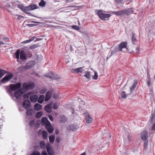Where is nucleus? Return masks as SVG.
<instances>
[{
	"instance_id": "obj_34",
	"label": "nucleus",
	"mask_w": 155,
	"mask_h": 155,
	"mask_svg": "<svg viewBox=\"0 0 155 155\" xmlns=\"http://www.w3.org/2000/svg\"><path fill=\"white\" fill-rule=\"evenodd\" d=\"M42 134L44 139H46L47 138V133L45 131H43L42 132Z\"/></svg>"
},
{
	"instance_id": "obj_10",
	"label": "nucleus",
	"mask_w": 155,
	"mask_h": 155,
	"mask_svg": "<svg viewBox=\"0 0 155 155\" xmlns=\"http://www.w3.org/2000/svg\"><path fill=\"white\" fill-rule=\"evenodd\" d=\"M35 62L33 61H31L28 62L26 64V66L27 67L28 69H30L32 68L35 65Z\"/></svg>"
},
{
	"instance_id": "obj_35",
	"label": "nucleus",
	"mask_w": 155,
	"mask_h": 155,
	"mask_svg": "<svg viewBox=\"0 0 155 155\" xmlns=\"http://www.w3.org/2000/svg\"><path fill=\"white\" fill-rule=\"evenodd\" d=\"M84 76L87 79H90L91 77L90 72L86 71Z\"/></svg>"
},
{
	"instance_id": "obj_37",
	"label": "nucleus",
	"mask_w": 155,
	"mask_h": 155,
	"mask_svg": "<svg viewBox=\"0 0 155 155\" xmlns=\"http://www.w3.org/2000/svg\"><path fill=\"white\" fill-rule=\"evenodd\" d=\"M132 41L133 44L136 41L135 35L134 33L132 34Z\"/></svg>"
},
{
	"instance_id": "obj_20",
	"label": "nucleus",
	"mask_w": 155,
	"mask_h": 155,
	"mask_svg": "<svg viewBox=\"0 0 155 155\" xmlns=\"http://www.w3.org/2000/svg\"><path fill=\"white\" fill-rule=\"evenodd\" d=\"M83 67H81L78 68H76L74 69V72L76 73H82L84 71V70L83 69Z\"/></svg>"
},
{
	"instance_id": "obj_44",
	"label": "nucleus",
	"mask_w": 155,
	"mask_h": 155,
	"mask_svg": "<svg viewBox=\"0 0 155 155\" xmlns=\"http://www.w3.org/2000/svg\"><path fill=\"white\" fill-rule=\"evenodd\" d=\"M98 78V75L97 72L94 73V75L93 76V78L94 80H97Z\"/></svg>"
},
{
	"instance_id": "obj_36",
	"label": "nucleus",
	"mask_w": 155,
	"mask_h": 155,
	"mask_svg": "<svg viewBox=\"0 0 155 155\" xmlns=\"http://www.w3.org/2000/svg\"><path fill=\"white\" fill-rule=\"evenodd\" d=\"M40 146L43 149H45V144L44 141H41L40 142Z\"/></svg>"
},
{
	"instance_id": "obj_40",
	"label": "nucleus",
	"mask_w": 155,
	"mask_h": 155,
	"mask_svg": "<svg viewBox=\"0 0 155 155\" xmlns=\"http://www.w3.org/2000/svg\"><path fill=\"white\" fill-rule=\"evenodd\" d=\"M31 94V92H28L24 95V98H28L29 97H30Z\"/></svg>"
},
{
	"instance_id": "obj_48",
	"label": "nucleus",
	"mask_w": 155,
	"mask_h": 155,
	"mask_svg": "<svg viewBox=\"0 0 155 155\" xmlns=\"http://www.w3.org/2000/svg\"><path fill=\"white\" fill-rule=\"evenodd\" d=\"M18 7L20 8L24 12V9H25V7L21 5H18Z\"/></svg>"
},
{
	"instance_id": "obj_43",
	"label": "nucleus",
	"mask_w": 155,
	"mask_h": 155,
	"mask_svg": "<svg viewBox=\"0 0 155 155\" xmlns=\"http://www.w3.org/2000/svg\"><path fill=\"white\" fill-rule=\"evenodd\" d=\"M31 155H41L40 153L38 151H33Z\"/></svg>"
},
{
	"instance_id": "obj_18",
	"label": "nucleus",
	"mask_w": 155,
	"mask_h": 155,
	"mask_svg": "<svg viewBox=\"0 0 155 155\" xmlns=\"http://www.w3.org/2000/svg\"><path fill=\"white\" fill-rule=\"evenodd\" d=\"M117 52V48H113V50L110 53V55L108 56L107 58V60L109 58H110L111 56L114 55Z\"/></svg>"
},
{
	"instance_id": "obj_31",
	"label": "nucleus",
	"mask_w": 155,
	"mask_h": 155,
	"mask_svg": "<svg viewBox=\"0 0 155 155\" xmlns=\"http://www.w3.org/2000/svg\"><path fill=\"white\" fill-rule=\"evenodd\" d=\"M39 45L38 44H33L30 46L29 49L32 50L39 47Z\"/></svg>"
},
{
	"instance_id": "obj_25",
	"label": "nucleus",
	"mask_w": 155,
	"mask_h": 155,
	"mask_svg": "<svg viewBox=\"0 0 155 155\" xmlns=\"http://www.w3.org/2000/svg\"><path fill=\"white\" fill-rule=\"evenodd\" d=\"M8 73V71L2 69H0V78H2L5 74Z\"/></svg>"
},
{
	"instance_id": "obj_22",
	"label": "nucleus",
	"mask_w": 155,
	"mask_h": 155,
	"mask_svg": "<svg viewBox=\"0 0 155 155\" xmlns=\"http://www.w3.org/2000/svg\"><path fill=\"white\" fill-rule=\"evenodd\" d=\"M42 108V105L38 103L36 104L34 106L35 109L37 111L41 110Z\"/></svg>"
},
{
	"instance_id": "obj_27",
	"label": "nucleus",
	"mask_w": 155,
	"mask_h": 155,
	"mask_svg": "<svg viewBox=\"0 0 155 155\" xmlns=\"http://www.w3.org/2000/svg\"><path fill=\"white\" fill-rule=\"evenodd\" d=\"M150 121L152 123H155V115L152 113L151 115Z\"/></svg>"
},
{
	"instance_id": "obj_26",
	"label": "nucleus",
	"mask_w": 155,
	"mask_h": 155,
	"mask_svg": "<svg viewBox=\"0 0 155 155\" xmlns=\"http://www.w3.org/2000/svg\"><path fill=\"white\" fill-rule=\"evenodd\" d=\"M137 81L135 80L134 83L133 84L132 86L130 87V89L131 90L130 93L132 92V90L134 89L136 87L137 84Z\"/></svg>"
},
{
	"instance_id": "obj_42",
	"label": "nucleus",
	"mask_w": 155,
	"mask_h": 155,
	"mask_svg": "<svg viewBox=\"0 0 155 155\" xmlns=\"http://www.w3.org/2000/svg\"><path fill=\"white\" fill-rule=\"evenodd\" d=\"M26 115L28 116H31L32 115V110H29L26 111Z\"/></svg>"
},
{
	"instance_id": "obj_52",
	"label": "nucleus",
	"mask_w": 155,
	"mask_h": 155,
	"mask_svg": "<svg viewBox=\"0 0 155 155\" xmlns=\"http://www.w3.org/2000/svg\"><path fill=\"white\" fill-rule=\"evenodd\" d=\"M49 119L51 121H53L54 120L53 117L51 115H49L48 116Z\"/></svg>"
},
{
	"instance_id": "obj_49",
	"label": "nucleus",
	"mask_w": 155,
	"mask_h": 155,
	"mask_svg": "<svg viewBox=\"0 0 155 155\" xmlns=\"http://www.w3.org/2000/svg\"><path fill=\"white\" fill-rule=\"evenodd\" d=\"M145 141L144 144V148L145 149L146 147L147 146L148 143V140H144Z\"/></svg>"
},
{
	"instance_id": "obj_8",
	"label": "nucleus",
	"mask_w": 155,
	"mask_h": 155,
	"mask_svg": "<svg viewBox=\"0 0 155 155\" xmlns=\"http://www.w3.org/2000/svg\"><path fill=\"white\" fill-rule=\"evenodd\" d=\"M127 42L126 41L122 42L119 45V51H122V49L123 48H126Z\"/></svg>"
},
{
	"instance_id": "obj_1",
	"label": "nucleus",
	"mask_w": 155,
	"mask_h": 155,
	"mask_svg": "<svg viewBox=\"0 0 155 155\" xmlns=\"http://www.w3.org/2000/svg\"><path fill=\"white\" fill-rule=\"evenodd\" d=\"M21 86V84L20 83L15 84H12L10 85V87L6 88V91L10 95L12 98L13 99V91L20 88Z\"/></svg>"
},
{
	"instance_id": "obj_3",
	"label": "nucleus",
	"mask_w": 155,
	"mask_h": 155,
	"mask_svg": "<svg viewBox=\"0 0 155 155\" xmlns=\"http://www.w3.org/2000/svg\"><path fill=\"white\" fill-rule=\"evenodd\" d=\"M38 8V7L36 5H30L27 7H25V9H24V12L28 14H29L30 15H31L35 17L33 15H32L29 12V11L32 10L34 9H37Z\"/></svg>"
},
{
	"instance_id": "obj_11",
	"label": "nucleus",
	"mask_w": 155,
	"mask_h": 155,
	"mask_svg": "<svg viewBox=\"0 0 155 155\" xmlns=\"http://www.w3.org/2000/svg\"><path fill=\"white\" fill-rule=\"evenodd\" d=\"M38 96L36 95H32L30 96V99L32 102L35 103L37 101Z\"/></svg>"
},
{
	"instance_id": "obj_62",
	"label": "nucleus",
	"mask_w": 155,
	"mask_h": 155,
	"mask_svg": "<svg viewBox=\"0 0 155 155\" xmlns=\"http://www.w3.org/2000/svg\"><path fill=\"white\" fill-rule=\"evenodd\" d=\"M5 44V43L2 42L0 41V45H3Z\"/></svg>"
},
{
	"instance_id": "obj_58",
	"label": "nucleus",
	"mask_w": 155,
	"mask_h": 155,
	"mask_svg": "<svg viewBox=\"0 0 155 155\" xmlns=\"http://www.w3.org/2000/svg\"><path fill=\"white\" fill-rule=\"evenodd\" d=\"M34 124V121H31L30 122V125L31 126H32Z\"/></svg>"
},
{
	"instance_id": "obj_23",
	"label": "nucleus",
	"mask_w": 155,
	"mask_h": 155,
	"mask_svg": "<svg viewBox=\"0 0 155 155\" xmlns=\"http://www.w3.org/2000/svg\"><path fill=\"white\" fill-rule=\"evenodd\" d=\"M45 99V96L43 95H41L38 98V102L40 104L42 103Z\"/></svg>"
},
{
	"instance_id": "obj_41",
	"label": "nucleus",
	"mask_w": 155,
	"mask_h": 155,
	"mask_svg": "<svg viewBox=\"0 0 155 155\" xmlns=\"http://www.w3.org/2000/svg\"><path fill=\"white\" fill-rule=\"evenodd\" d=\"M127 97L126 94L124 91H123L121 94V96L119 98H125Z\"/></svg>"
},
{
	"instance_id": "obj_56",
	"label": "nucleus",
	"mask_w": 155,
	"mask_h": 155,
	"mask_svg": "<svg viewBox=\"0 0 155 155\" xmlns=\"http://www.w3.org/2000/svg\"><path fill=\"white\" fill-rule=\"evenodd\" d=\"M48 155L46 151H43L42 152V155Z\"/></svg>"
},
{
	"instance_id": "obj_46",
	"label": "nucleus",
	"mask_w": 155,
	"mask_h": 155,
	"mask_svg": "<svg viewBox=\"0 0 155 155\" xmlns=\"http://www.w3.org/2000/svg\"><path fill=\"white\" fill-rule=\"evenodd\" d=\"M68 130H75V129L74 128V126L73 125H71L68 127Z\"/></svg>"
},
{
	"instance_id": "obj_4",
	"label": "nucleus",
	"mask_w": 155,
	"mask_h": 155,
	"mask_svg": "<svg viewBox=\"0 0 155 155\" xmlns=\"http://www.w3.org/2000/svg\"><path fill=\"white\" fill-rule=\"evenodd\" d=\"M97 14L100 18L102 20H105V18H107L110 16V15L109 14L103 13L102 10H99L98 11Z\"/></svg>"
},
{
	"instance_id": "obj_16",
	"label": "nucleus",
	"mask_w": 155,
	"mask_h": 155,
	"mask_svg": "<svg viewBox=\"0 0 155 155\" xmlns=\"http://www.w3.org/2000/svg\"><path fill=\"white\" fill-rule=\"evenodd\" d=\"M51 94L52 93L51 91H48L46 94L45 98V101H47L50 99L51 97Z\"/></svg>"
},
{
	"instance_id": "obj_28",
	"label": "nucleus",
	"mask_w": 155,
	"mask_h": 155,
	"mask_svg": "<svg viewBox=\"0 0 155 155\" xmlns=\"http://www.w3.org/2000/svg\"><path fill=\"white\" fill-rule=\"evenodd\" d=\"M60 121L61 123H64L67 121L64 115L60 116Z\"/></svg>"
},
{
	"instance_id": "obj_21",
	"label": "nucleus",
	"mask_w": 155,
	"mask_h": 155,
	"mask_svg": "<svg viewBox=\"0 0 155 155\" xmlns=\"http://www.w3.org/2000/svg\"><path fill=\"white\" fill-rule=\"evenodd\" d=\"M86 114L87 117H85L86 121L88 123H91L92 121V118L90 117L88 114Z\"/></svg>"
},
{
	"instance_id": "obj_12",
	"label": "nucleus",
	"mask_w": 155,
	"mask_h": 155,
	"mask_svg": "<svg viewBox=\"0 0 155 155\" xmlns=\"http://www.w3.org/2000/svg\"><path fill=\"white\" fill-rule=\"evenodd\" d=\"M52 104H49L47 105L45 107V111L47 113H50L51 111L52 110Z\"/></svg>"
},
{
	"instance_id": "obj_7",
	"label": "nucleus",
	"mask_w": 155,
	"mask_h": 155,
	"mask_svg": "<svg viewBox=\"0 0 155 155\" xmlns=\"http://www.w3.org/2000/svg\"><path fill=\"white\" fill-rule=\"evenodd\" d=\"M30 104V102L29 100H25L23 104V107L25 109H27L29 108Z\"/></svg>"
},
{
	"instance_id": "obj_32",
	"label": "nucleus",
	"mask_w": 155,
	"mask_h": 155,
	"mask_svg": "<svg viewBox=\"0 0 155 155\" xmlns=\"http://www.w3.org/2000/svg\"><path fill=\"white\" fill-rule=\"evenodd\" d=\"M38 5L40 6L44 7L46 5V3L44 0H41L38 3Z\"/></svg>"
},
{
	"instance_id": "obj_59",
	"label": "nucleus",
	"mask_w": 155,
	"mask_h": 155,
	"mask_svg": "<svg viewBox=\"0 0 155 155\" xmlns=\"http://www.w3.org/2000/svg\"><path fill=\"white\" fill-rule=\"evenodd\" d=\"M23 49L24 50L27 51L29 49V48L26 47H24L23 48Z\"/></svg>"
},
{
	"instance_id": "obj_55",
	"label": "nucleus",
	"mask_w": 155,
	"mask_h": 155,
	"mask_svg": "<svg viewBox=\"0 0 155 155\" xmlns=\"http://www.w3.org/2000/svg\"><path fill=\"white\" fill-rule=\"evenodd\" d=\"M152 130H155V123L152 126Z\"/></svg>"
},
{
	"instance_id": "obj_5",
	"label": "nucleus",
	"mask_w": 155,
	"mask_h": 155,
	"mask_svg": "<svg viewBox=\"0 0 155 155\" xmlns=\"http://www.w3.org/2000/svg\"><path fill=\"white\" fill-rule=\"evenodd\" d=\"M35 87V84L34 83H24L23 85V87L27 90L32 89Z\"/></svg>"
},
{
	"instance_id": "obj_30",
	"label": "nucleus",
	"mask_w": 155,
	"mask_h": 155,
	"mask_svg": "<svg viewBox=\"0 0 155 155\" xmlns=\"http://www.w3.org/2000/svg\"><path fill=\"white\" fill-rule=\"evenodd\" d=\"M55 137L54 135H51L49 137V140L51 143H53L54 141Z\"/></svg>"
},
{
	"instance_id": "obj_38",
	"label": "nucleus",
	"mask_w": 155,
	"mask_h": 155,
	"mask_svg": "<svg viewBox=\"0 0 155 155\" xmlns=\"http://www.w3.org/2000/svg\"><path fill=\"white\" fill-rule=\"evenodd\" d=\"M42 115V112H39L37 113L36 115V118H40Z\"/></svg>"
},
{
	"instance_id": "obj_53",
	"label": "nucleus",
	"mask_w": 155,
	"mask_h": 155,
	"mask_svg": "<svg viewBox=\"0 0 155 155\" xmlns=\"http://www.w3.org/2000/svg\"><path fill=\"white\" fill-rule=\"evenodd\" d=\"M140 51V50L138 48H137L135 52L136 54H138L139 53Z\"/></svg>"
},
{
	"instance_id": "obj_57",
	"label": "nucleus",
	"mask_w": 155,
	"mask_h": 155,
	"mask_svg": "<svg viewBox=\"0 0 155 155\" xmlns=\"http://www.w3.org/2000/svg\"><path fill=\"white\" fill-rule=\"evenodd\" d=\"M78 101L80 102V101H81V104H84V102L83 101H81V98H78Z\"/></svg>"
},
{
	"instance_id": "obj_45",
	"label": "nucleus",
	"mask_w": 155,
	"mask_h": 155,
	"mask_svg": "<svg viewBox=\"0 0 155 155\" xmlns=\"http://www.w3.org/2000/svg\"><path fill=\"white\" fill-rule=\"evenodd\" d=\"M47 90L46 88L42 89L40 91V93L41 94H44L47 91Z\"/></svg>"
},
{
	"instance_id": "obj_14",
	"label": "nucleus",
	"mask_w": 155,
	"mask_h": 155,
	"mask_svg": "<svg viewBox=\"0 0 155 155\" xmlns=\"http://www.w3.org/2000/svg\"><path fill=\"white\" fill-rule=\"evenodd\" d=\"M124 14L126 15H128L132 13L133 11V9L132 8H129L127 9H124Z\"/></svg>"
},
{
	"instance_id": "obj_2",
	"label": "nucleus",
	"mask_w": 155,
	"mask_h": 155,
	"mask_svg": "<svg viewBox=\"0 0 155 155\" xmlns=\"http://www.w3.org/2000/svg\"><path fill=\"white\" fill-rule=\"evenodd\" d=\"M41 123L43 125H45L46 129L49 133H51L54 131L51 123L45 117H43L41 120Z\"/></svg>"
},
{
	"instance_id": "obj_63",
	"label": "nucleus",
	"mask_w": 155,
	"mask_h": 155,
	"mask_svg": "<svg viewBox=\"0 0 155 155\" xmlns=\"http://www.w3.org/2000/svg\"><path fill=\"white\" fill-rule=\"evenodd\" d=\"M80 155H86V154L85 152H84Z\"/></svg>"
},
{
	"instance_id": "obj_54",
	"label": "nucleus",
	"mask_w": 155,
	"mask_h": 155,
	"mask_svg": "<svg viewBox=\"0 0 155 155\" xmlns=\"http://www.w3.org/2000/svg\"><path fill=\"white\" fill-rule=\"evenodd\" d=\"M30 42H31V41L30 40V39H29V40H26V41H23V43H24V44H26V43H28Z\"/></svg>"
},
{
	"instance_id": "obj_33",
	"label": "nucleus",
	"mask_w": 155,
	"mask_h": 155,
	"mask_svg": "<svg viewBox=\"0 0 155 155\" xmlns=\"http://www.w3.org/2000/svg\"><path fill=\"white\" fill-rule=\"evenodd\" d=\"M23 88H21L19 90H18L21 96L23 94L25 93L27 91L26 89H25L23 87Z\"/></svg>"
},
{
	"instance_id": "obj_17",
	"label": "nucleus",
	"mask_w": 155,
	"mask_h": 155,
	"mask_svg": "<svg viewBox=\"0 0 155 155\" xmlns=\"http://www.w3.org/2000/svg\"><path fill=\"white\" fill-rule=\"evenodd\" d=\"M14 97H15L17 99L20 98L21 96V94L18 90L15 91L13 93Z\"/></svg>"
},
{
	"instance_id": "obj_15",
	"label": "nucleus",
	"mask_w": 155,
	"mask_h": 155,
	"mask_svg": "<svg viewBox=\"0 0 155 155\" xmlns=\"http://www.w3.org/2000/svg\"><path fill=\"white\" fill-rule=\"evenodd\" d=\"M20 58L21 59L23 60L27 59L25 54L24 51H21L20 52Z\"/></svg>"
},
{
	"instance_id": "obj_61",
	"label": "nucleus",
	"mask_w": 155,
	"mask_h": 155,
	"mask_svg": "<svg viewBox=\"0 0 155 155\" xmlns=\"http://www.w3.org/2000/svg\"><path fill=\"white\" fill-rule=\"evenodd\" d=\"M35 38V37H32L30 39V40L31 41H33Z\"/></svg>"
},
{
	"instance_id": "obj_19",
	"label": "nucleus",
	"mask_w": 155,
	"mask_h": 155,
	"mask_svg": "<svg viewBox=\"0 0 155 155\" xmlns=\"http://www.w3.org/2000/svg\"><path fill=\"white\" fill-rule=\"evenodd\" d=\"M113 13L117 15L120 16L123 14H124V9L120 11L114 12Z\"/></svg>"
},
{
	"instance_id": "obj_6",
	"label": "nucleus",
	"mask_w": 155,
	"mask_h": 155,
	"mask_svg": "<svg viewBox=\"0 0 155 155\" xmlns=\"http://www.w3.org/2000/svg\"><path fill=\"white\" fill-rule=\"evenodd\" d=\"M12 74H10L5 76L1 80V82L3 83H6L9 81L13 77Z\"/></svg>"
},
{
	"instance_id": "obj_47",
	"label": "nucleus",
	"mask_w": 155,
	"mask_h": 155,
	"mask_svg": "<svg viewBox=\"0 0 155 155\" xmlns=\"http://www.w3.org/2000/svg\"><path fill=\"white\" fill-rule=\"evenodd\" d=\"M72 28H73L76 30H79V28L78 26H77V25L72 26Z\"/></svg>"
},
{
	"instance_id": "obj_60",
	"label": "nucleus",
	"mask_w": 155,
	"mask_h": 155,
	"mask_svg": "<svg viewBox=\"0 0 155 155\" xmlns=\"http://www.w3.org/2000/svg\"><path fill=\"white\" fill-rule=\"evenodd\" d=\"M8 39H9V38L7 37H4L3 38V40H7Z\"/></svg>"
},
{
	"instance_id": "obj_9",
	"label": "nucleus",
	"mask_w": 155,
	"mask_h": 155,
	"mask_svg": "<svg viewBox=\"0 0 155 155\" xmlns=\"http://www.w3.org/2000/svg\"><path fill=\"white\" fill-rule=\"evenodd\" d=\"M141 137L142 140H146L148 137L147 132L145 130L142 131L141 133Z\"/></svg>"
},
{
	"instance_id": "obj_51",
	"label": "nucleus",
	"mask_w": 155,
	"mask_h": 155,
	"mask_svg": "<svg viewBox=\"0 0 155 155\" xmlns=\"http://www.w3.org/2000/svg\"><path fill=\"white\" fill-rule=\"evenodd\" d=\"M56 140L57 142L59 143L60 141V138L59 137H57L56 138Z\"/></svg>"
},
{
	"instance_id": "obj_64",
	"label": "nucleus",
	"mask_w": 155,
	"mask_h": 155,
	"mask_svg": "<svg viewBox=\"0 0 155 155\" xmlns=\"http://www.w3.org/2000/svg\"><path fill=\"white\" fill-rule=\"evenodd\" d=\"M150 85V81H148L147 82V85L148 86H149Z\"/></svg>"
},
{
	"instance_id": "obj_29",
	"label": "nucleus",
	"mask_w": 155,
	"mask_h": 155,
	"mask_svg": "<svg viewBox=\"0 0 155 155\" xmlns=\"http://www.w3.org/2000/svg\"><path fill=\"white\" fill-rule=\"evenodd\" d=\"M19 69L21 71H23L28 69V68H27V67L26 65V66L23 65L19 67Z\"/></svg>"
},
{
	"instance_id": "obj_24",
	"label": "nucleus",
	"mask_w": 155,
	"mask_h": 155,
	"mask_svg": "<svg viewBox=\"0 0 155 155\" xmlns=\"http://www.w3.org/2000/svg\"><path fill=\"white\" fill-rule=\"evenodd\" d=\"M47 150L49 155H54L53 150L52 148L50 147H47Z\"/></svg>"
},
{
	"instance_id": "obj_13",
	"label": "nucleus",
	"mask_w": 155,
	"mask_h": 155,
	"mask_svg": "<svg viewBox=\"0 0 155 155\" xmlns=\"http://www.w3.org/2000/svg\"><path fill=\"white\" fill-rule=\"evenodd\" d=\"M49 75H45L48 78H51L52 79H56L57 78L55 77V75L54 74L51 72H50L48 73Z\"/></svg>"
},
{
	"instance_id": "obj_50",
	"label": "nucleus",
	"mask_w": 155,
	"mask_h": 155,
	"mask_svg": "<svg viewBox=\"0 0 155 155\" xmlns=\"http://www.w3.org/2000/svg\"><path fill=\"white\" fill-rule=\"evenodd\" d=\"M53 108L54 109H56L58 108V106L56 104H54L53 106Z\"/></svg>"
},
{
	"instance_id": "obj_39",
	"label": "nucleus",
	"mask_w": 155,
	"mask_h": 155,
	"mask_svg": "<svg viewBox=\"0 0 155 155\" xmlns=\"http://www.w3.org/2000/svg\"><path fill=\"white\" fill-rule=\"evenodd\" d=\"M20 53V51L19 50H18L15 52V54L16 58L18 59H19V55Z\"/></svg>"
}]
</instances>
